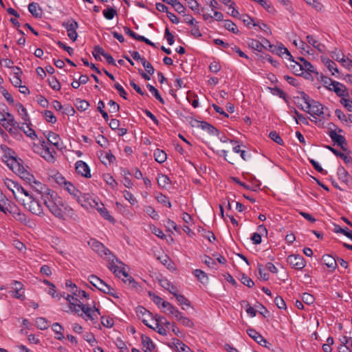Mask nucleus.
I'll list each match as a JSON object with an SVG mask.
<instances>
[{
	"instance_id": "393cba45",
	"label": "nucleus",
	"mask_w": 352,
	"mask_h": 352,
	"mask_svg": "<svg viewBox=\"0 0 352 352\" xmlns=\"http://www.w3.org/2000/svg\"><path fill=\"white\" fill-rule=\"evenodd\" d=\"M93 56L96 59L100 60V55L102 56L107 60L108 63H110V55L107 53H106L104 50V49L100 46H96L94 48V51L92 52Z\"/></svg>"
},
{
	"instance_id": "a211bd4d",
	"label": "nucleus",
	"mask_w": 352,
	"mask_h": 352,
	"mask_svg": "<svg viewBox=\"0 0 352 352\" xmlns=\"http://www.w3.org/2000/svg\"><path fill=\"white\" fill-rule=\"evenodd\" d=\"M46 207L56 217L59 219H63L64 212L61 208H58L56 202H52L50 200L46 201Z\"/></svg>"
},
{
	"instance_id": "c85d7f7f",
	"label": "nucleus",
	"mask_w": 352,
	"mask_h": 352,
	"mask_svg": "<svg viewBox=\"0 0 352 352\" xmlns=\"http://www.w3.org/2000/svg\"><path fill=\"white\" fill-rule=\"evenodd\" d=\"M274 49L272 50L274 52L280 56H283L285 55V58L288 59H291L292 58V56L291 55L289 50L285 47L283 45H279L277 46L274 47Z\"/></svg>"
},
{
	"instance_id": "f3484780",
	"label": "nucleus",
	"mask_w": 352,
	"mask_h": 352,
	"mask_svg": "<svg viewBox=\"0 0 352 352\" xmlns=\"http://www.w3.org/2000/svg\"><path fill=\"white\" fill-rule=\"evenodd\" d=\"M47 144L48 142H46L45 140H43L41 142V146L43 148V151L42 152V157L49 162H54L55 157L53 153H56V152L54 150L51 151Z\"/></svg>"
},
{
	"instance_id": "f8f14e48",
	"label": "nucleus",
	"mask_w": 352,
	"mask_h": 352,
	"mask_svg": "<svg viewBox=\"0 0 352 352\" xmlns=\"http://www.w3.org/2000/svg\"><path fill=\"white\" fill-rule=\"evenodd\" d=\"M307 111L311 116L316 115L321 116L324 114L323 111L324 107L319 102L314 100L309 103V105L307 106Z\"/></svg>"
},
{
	"instance_id": "dca6fc26",
	"label": "nucleus",
	"mask_w": 352,
	"mask_h": 352,
	"mask_svg": "<svg viewBox=\"0 0 352 352\" xmlns=\"http://www.w3.org/2000/svg\"><path fill=\"white\" fill-rule=\"evenodd\" d=\"M76 170L82 176L90 178L91 177L89 166L83 161L79 160L76 163Z\"/></svg>"
},
{
	"instance_id": "473e14b6",
	"label": "nucleus",
	"mask_w": 352,
	"mask_h": 352,
	"mask_svg": "<svg viewBox=\"0 0 352 352\" xmlns=\"http://www.w3.org/2000/svg\"><path fill=\"white\" fill-rule=\"evenodd\" d=\"M1 148L5 153L3 157L5 158L6 164H8V162H11L12 159H16V157L12 155L14 153L12 149L8 148L6 145H1Z\"/></svg>"
},
{
	"instance_id": "f257e3e1",
	"label": "nucleus",
	"mask_w": 352,
	"mask_h": 352,
	"mask_svg": "<svg viewBox=\"0 0 352 352\" xmlns=\"http://www.w3.org/2000/svg\"><path fill=\"white\" fill-rule=\"evenodd\" d=\"M65 299L69 302V309L72 312L78 314L85 320H93L100 314L99 311L95 306H91L89 304H84L79 301L73 294H67Z\"/></svg>"
},
{
	"instance_id": "4468645a",
	"label": "nucleus",
	"mask_w": 352,
	"mask_h": 352,
	"mask_svg": "<svg viewBox=\"0 0 352 352\" xmlns=\"http://www.w3.org/2000/svg\"><path fill=\"white\" fill-rule=\"evenodd\" d=\"M321 61L331 72L332 76H338V75H340V72L338 69V67L332 60L329 58L327 56H322Z\"/></svg>"
},
{
	"instance_id": "0e129e2a",
	"label": "nucleus",
	"mask_w": 352,
	"mask_h": 352,
	"mask_svg": "<svg viewBox=\"0 0 352 352\" xmlns=\"http://www.w3.org/2000/svg\"><path fill=\"white\" fill-rule=\"evenodd\" d=\"M314 297L308 293H304L302 295V301L307 305H311L314 302Z\"/></svg>"
},
{
	"instance_id": "cd10ccee",
	"label": "nucleus",
	"mask_w": 352,
	"mask_h": 352,
	"mask_svg": "<svg viewBox=\"0 0 352 352\" xmlns=\"http://www.w3.org/2000/svg\"><path fill=\"white\" fill-rule=\"evenodd\" d=\"M28 10L35 18H41L42 16V10L37 3H30L28 5Z\"/></svg>"
},
{
	"instance_id": "7c9ffc66",
	"label": "nucleus",
	"mask_w": 352,
	"mask_h": 352,
	"mask_svg": "<svg viewBox=\"0 0 352 352\" xmlns=\"http://www.w3.org/2000/svg\"><path fill=\"white\" fill-rule=\"evenodd\" d=\"M337 174L338 179L343 183L347 184L349 182L350 175L343 166H340L338 168Z\"/></svg>"
},
{
	"instance_id": "1a4fd4ad",
	"label": "nucleus",
	"mask_w": 352,
	"mask_h": 352,
	"mask_svg": "<svg viewBox=\"0 0 352 352\" xmlns=\"http://www.w3.org/2000/svg\"><path fill=\"white\" fill-rule=\"evenodd\" d=\"M77 201L83 208L87 210L98 206V201H96L89 194L80 195L77 199Z\"/></svg>"
},
{
	"instance_id": "4d7b16f0",
	"label": "nucleus",
	"mask_w": 352,
	"mask_h": 352,
	"mask_svg": "<svg viewBox=\"0 0 352 352\" xmlns=\"http://www.w3.org/2000/svg\"><path fill=\"white\" fill-rule=\"evenodd\" d=\"M96 142L102 148H107L109 146V140L102 135H99L96 138Z\"/></svg>"
},
{
	"instance_id": "603ef678",
	"label": "nucleus",
	"mask_w": 352,
	"mask_h": 352,
	"mask_svg": "<svg viewBox=\"0 0 352 352\" xmlns=\"http://www.w3.org/2000/svg\"><path fill=\"white\" fill-rule=\"evenodd\" d=\"M75 105L78 110L85 111L89 104L86 100L77 98L75 102Z\"/></svg>"
},
{
	"instance_id": "0eeeda50",
	"label": "nucleus",
	"mask_w": 352,
	"mask_h": 352,
	"mask_svg": "<svg viewBox=\"0 0 352 352\" xmlns=\"http://www.w3.org/2000/svg\"><path fill=\"white\" fill-rule=\"evenodd\" d=\"M329 135L333 142L340 146L342 151H347V142L346 138L343 135L337 134L336 131L333 130L331 127H329Z\"/></svg>"
},
{
	"instance_id": "5701e85b",
	"label": "nucleus",
	"mask_w": 352,
	"mask_h": 352,
	"mask_svg": "<svg viewBox=\"0 0 352 352\" xmlns=\"http://www.w3.org/2000/svg\"><path fill=\"white\" fill-rule=\"evenodd\" d=\"M322 263L330 269L331 271H334L337 266V261L336 258L331 255L325 254L322 258Z\"/></svg>"
},
{
	"instance_id": "c03bdc74",
	"label": "nucleus",
	"mask_w": 352,
	"mask_h": 352,
	"mask_svg": "<svg viewBox=\"0 0 352 352\" xmlns=\"http://www.w3.org/2000/svg\"><path fill=\"white\" fill-rule=\"evenodd\" d=\"M160 284L162 287H163L164 289H167L170 294H175L176 292H177V289L175 286L172 285L169 281L167 280H160Z\"/></svg>"
},
{
	"instance_id": "a18cd8bd",
	"label": "nucleus",
	"mask_w": 352,
	"mask_h": 352,
	"mask_svg": "<svg viewBox=\"0 0 352 352\" xmlns=\"http://www.w3.org/2000/svg\"><path fill=\"white\" fill-rule=\"evenodd\" d=\"M93 208H96L98 212L102 216L104 219L110 220V214H109L108 210L106 208L104 207V204L102 203H98L96 207H94Z\"/></svg>"
},
{
	"instance_id": "8fccbe9b",
	"label": "nucleus",
	"mask_w": 352,
	"mask_h": 352,
	"mask_svg": "<svg viewBox=\"0 0 352 352\" xmlns=\"http://www.w3.org/2000/svg\"><path fill=\"white\" fill-rule=\"evenodd\" d=\"M43 115L47 122L52 124H54L56 122V118L54 116L52 111L49 110H45L43 112Z\"/></svg>"
},
{
	"instance_id": "680f3d73",
	"label": "nucleus",
	"mask_w": 352,
	"mask_h": 352,
	"mask_svg": "<svg viewBox=\"0 0 352 352\" xmlns=\"http://www.w3.org/2000/svg\"><path fill=\"white\" fill-rule=\"evenodd\" d=\"M248 44L250 47L258 52H261L263 47L259 41L254 39H251Z\"/></svg>"
},
{
	"instance_id": "ddd939ff",
	"label": "nucleus",
	"mask_w": 352,
	"mask_h": 352,
	"mask_svg": "<svg viewBox=\"0 0 352 352\" xmlns=\"http://www.w3.org/2000/svg\"><path fill=\"white\" fill-rule=\"evenodd\" d=\"M300 61L302 63H295V67H299L300 70L305 72L306 75H311V73L318 75L314 65L309 61L302 58H300Z\"/></svg>"
},
{
	"instance_id": "5fc2aeb1",
	"label": "nucleus",
	"mask_w": 352,
	"mask_h": 352,
	"mask_svg": "<svg viewBox=\"0 0 352 352\" xmlns=\"http://www.w3.org/2000/svg\"><path fill=\"white\" fill-rule=\"evenodd\" d=\"M270 90H271V93L272 95L278 96L280 98H283L285 101V102H287V103L289 102L288 96H287V94L285 91H283V89H270Z\"/></svg>"
},
{
	"instance_id": "2f4dec72",
	"label": "nucleus",
	"mask_w": 352,
	"mask_h": 352,
	"mask_svg": "<svg viewBox=\"0 0 352 352\" xmlns=\"http://www.w3.org/2000/svg\"><path fill=\"white\" fill-rule=\"evenodd\" d=\"M126 33H128L131 37H133V38H135V39H136L138 41H144L146 44H148V45H151L152 47H155V43L151 42L150 40H148V38H145L143 36H140V35L137 34L135 32H134L133 31L131 30L129 28L126 30Z\"/></svg>"
},
{
	"instance_id": "4c0bfd02",
	"label": "nucleus",
	"mask_w": 352,
	"mask_h": 352,
	"mask_svg": "<svg viewBox=\"0 0 352 352\" xmlns=\"http://www.w3.org/2000/svg\"><path fill=\"white\" fill-rule=\"evenodd\" d=\"M173 343L178 352H189L190 351L187 345L177 338L173 339Z\"/></svg>"
},
{
	"instance_id": "de8ad7c7",
	"label": "nucleus",
	"mask_w": 352,
	"mask_h": 352,
	"mask_svg": "<svg viewBox=\"0 0 352 352\" xmlns=\"http://www.w3.org/2000/svg\"><path fill=\"white\" fill-rule=\"evenodd\" d=\"M20 77L21 76H19L11 74L10 80L12 84L13 85V86H14L16 88H17V87L18 88H27L25 85H21L22 81H21Z\"/></svg>"
},
{
	"instance_id": "13d9d810",
	"label": "nucleus",
	"mask_w": 352,
	"mask_h": 352,
	"mask_svg": "<svg viewBox=\"0 0 352 352\" xmlns=\"http://www.w3.org/2000/svg\"><path fill=\"white\" fill-rule=\"evenodd\" d=\"M162 307L166 309L164 312L166 314L170 315L176 309V308L170 302L167 301L162 302Z\"/></svg>"
},
{
	"instance_id": "052dcab7",
	"label": "nucleus",
	"mask_w": 352,
	"mask_h": 352,
	"mask_svg": "<svg viewBox=\"0 0 352 352\" xmlns=\"http://www.w3.org/2000/svg\"><path fill=\"white\" fill-rule=\"evenodd\" d=\"M224 27L228 30L231 31L234 33H236L238 32L236 25L232 21H231L230 20H226L224 21Z\"/></svg>"
},
{
	"instance_id": "2eb2a0df",
	"label": "nucleus",
	"mask_w": 352,
	"mask_h": 352,
	"mask_svg": "<svg viewBox=\"0 0 352 352\" xmlns=\"http://www.w3.org/2000/svg\"><path fill=\"white\" fill-rule=\"evenodd\" d=\"M89 244L92 250L96 252L101 257L107 256V252H109V250L100 242L95 239H91L89 241Z\"/></svg>"
},
{
	"instance_id": "e2e57ef3",
	"label": "nucleus",
	"mask_w": 352,
	"mask_h": 352,
	"mask_svg": "<svg viewBox=\"0 0 352 352\" xmlns=\"http://www.w3.org/2000/svg\"><path fill=\"white\" fill-rule=\"evenodd\" d=\"M331 57L335 60L338 61V63H340L342 60V59L345 57V56L340 51L335 50L333 52H331Z\"/></svg>"
},
{
	"instance_id": "20e7f679",
	"label": "nucleus",
	"mask_w": 352,
	"mask_h": 352,
	"mask_svg": "<svg viewBox=\"0 0 352 352\" xmlns=\"http://www.w3.org/2000/svg\"><path fill=\"white\" fill-rule=\"evenodd\" d=\"M22 204L34 214L40 215L43 213L41 205L33 197V196L29 198V199H23Z\"/></svg>"
},
{
	"instance_id": "f704fd0d",
	"label": "nucleus",
	"mask_w": 352,
	"mask_h": 352,
	"mask_svg": "<svg viewBox=\"0 0 352 352\" xmlns=\"http://www.w3.org/2000/svg\"><path fill=\"white\" fill-rule=\"evenodd\" d=\"M155 160L158 163H163L166 160L167 155L164 151L157 148L153 153Z\"/></svg>"
},
{
	"instance_id": "9b49d317",
	"label": "nucleus",
	"mask_w": 352,
	"mask_h": 352,
	"mask_svg": "<svg viewBox=\"0 0 352 352\" xmlns=\"http://www.w3.org/2000/svg\"><path fill=\"white\" fill-rule=\"evenodd\" d=\"M67 30V36L72 39L73 41H75L77 38L78 34L76 32V29L78 27V23L74 20H69L63 25Z\"/></svg>"
},
{
	"instance_id": "b1692460",
	"label": "nucleus",
	"mask_w": 352,
	"mask_h": 352,
	"mask_svg": "<svg viewBox=\"0 0 352 352\" xmlns=\"http://www.w3.org/2000/svg\"><path fill=\"white\" fill-rule=\"evenodd\" d=\"M318 79L322 83V85L325 87V88H329L330 86H333V88H338L340 85V83L333 80L330 78L325 76L322 74H320Z\"/></svg>"
},
{
	"instance_id": "72a5a7b5",
	"label": "nucleus",
	"mask_w": 352,
	"mask_h": 352,
	"mask_svg": "<svg viewBox=\"0 0 352 352\" xmlns=\"http://www.w3.org/2000/svg\"><path fill=\"white\" fill-rule=\"evenodd\" d=\"M4 184L6 186V187L10 190L12 192L13 195H14V197L16 199H17V197L15 194V190H17L18 189V187L19 186V184L15 182H14L13 180L12 179H8L6 178L5 180H4Z\"/></svg>"
},
{
	"instance_id": "69168bd1",
	"label": "nucleus",
	"mask_w": 352,
	"mask_h": 352,
	"mask_svg": "<svg viewBox=\"0 0 352 352\" xmlns=\"http://www.w3.org/2000/svg\"><path fill=\"white\" fill-rule=\"evenodd\" d=\"M340 63L348 71H352V60L348 57L345 56Z\"/></svg>"
},
{
	"instance_id": "c9c22d12",
	"label": "nucleus",
	"mask_w": 352,
	"mask_h": 352,
	"mask_svg": "<svg viewBox=\"0 0 352 352\" xmlns=\"http://www.w3.org/2000/svg\"><path fill=\"white\" fill-rule=\"evenodd\" d=\"M10 213L12 214L13 217L17 221H20L21 223H24L25 225H27L30 221L29 219H28L27 216L25 214L21 213L19 211H18L17 209H16L15 210H12V212H10Z\"/></svg>"
},
{
	"instance_id": "e433bc0d",
	"label": "nucleus",
	"mask_w": 352,
	"mask_h": 352,
	"mask_svg": "<svg viewBox=\"0 0 352 352\" xmlns=\"http://www.w3.org/2000/svg\"><path fill=\"white\" fill-rule=\"evenodd\" d=\"M7 165L12 171L18 175L24 168V167L17 162L16 159H12L11 162H8Z\"/></svg>"
},
{
	"instance_id": "412c9836",
	"label": "nucleus",
	"mask_w": 352,
	"mask_h": 352,
	"mask_svg": "<svg viewBox=\"0 0 352 352\" xmlns=\"http://www.w3.org/2000/svg\"><path fill=\"white\" fill-rule=\"evenodd\" d=\"M306 38L308 43L312 45L318 52L321 53H324L325 52V46L321 43H320L314 36L307 35Z\"/></svg>"
},
{
	"instance_id": "338daca9",
	"label": "nucleus",
	"mask_w": 352,
	"mask_h": 352,
	"mask_svg": "<svg viewBox=\"0 0 352 352\" xmlns=\"http://www.w3.org/2000/svg\"><path fill=\"white\" fill-rule=\"evenodd\" d=\"M7 124L12 127H19V124L14 120V116L9 113H7L6 118Z\"/></svg>"
},
{
	"instance_id": "6e6552de",
	"label": "nucleus",
	"mask_w": 352,
	"mask_h": 352,
	"mask_svg": "<svg viewBox=\"0 0 352 352\" xmlns=\"http://www.w3.org/2000/svg\"><path fill=\"white\" fill-rule=\"evenodd\" d=\"M287 263L291 267L296 270H302L305 267V261L304 258L298 254H292L288 256Z\"/></svg>"
},
{
	"instance_id": "774afa93",
	"label": "nucleus",
	"mask_w": 352,
	"mask_h": 352,
	"mask_svg": "<svg viewBox=\"0 0 352 352\" xmlns=\"http://www.w3.org/2000/svg\"><path fill=\"white\" fill-rule=\"evenodd\" d=\"M340 103L349 111L352 112V101L350 98L340 99Z\"/></svg>"
},
{
	"instance_id": "6e6d98bb",
	"label": "nucleus",
	"mask_w": 352,
	"mask_h": 352,
	"mask_svg": "<svg viewBox=\"0 0 352 352\" xmlns=\"http://www.w3.org/2000/svg\"><path fill=\"white\" fill-rule=\"evenodd\" d=\"M174 296L176 298L177 300L179 302L180 305H185L186 306L190 307V302L182 294H179L176 292L174 294Z\"/></svg>"
},
{
	"instance_id": "c756f323",
	"label": "nucleus",
	"mask_w": 352,
	"mask_h": 352,
	"mask_svg": "<svg viewBox=\"0 0 352 352\" xmlns=\"http://www.w3.org/2000/svg\"><path fill=\"white\" fill-rule=\"evenodd\" d=\"M45 137L47 138L49 143L52 144L57 148H60L59 144L60 138L58 134L52 131H48L47 133L45 135Z\"/></svg>"
},
{
	"instance_id": "7ed1b4c3",
	"label": "nucleus",
	"mask_w": 352,
	"mask_h": 352,
	"mask_svg": "<svg viewBox=\"0 0 352 352\" xmlns=\"http://www.w3.org/2000/svg\"><path fill=\"white\" fill-rule=\"evenodd\" d=\"M19 175L22 179H23L26 183L30 184L37 192H43V190L45 188V185L36 180L34 175L30 174L26 170H25V168H23L20 172Z\"/></svg>"
},
{
	"instance_id": "aec40b11",
	"label": "nucleus",
	"mask_w": 352,
	"mask_h": 352,
	"mask_svg": "<svg viewBox=\"0 0 352 352\" xmlns=\"http://www.w3.org/2000/svg\"><path fill=\"white\" fill-rule=\"evenodd\" d=\"M40 193H42L43 199L44 201V204L46 206V201L47 200H50V201L56 202V199L58 198V194L54 190H52L51 189L47 188L45 186V188L43 190V192H39Z\"/></svg>"
},
{
	"instance_id": "09e8293b",
	"label": "nucleus",
	"mask_w": 352,
	"mask_h": 352,
	"mask_svg": "<svg viewBox=\"0 0 352 352\" xmlns=\"http://www.w3.org/2000/svg\"><path fill=\"white\" fill-rule=\"evenodd\" d=\"M334 232L336 233H342L352 240V231L349 230L347 228H342L340 226L335 225Z\"/></svg>"
},
{
	"instance_id": "f03ea898",
	"label": "nucleus",
	"mask_w": 352,
	"mask_h": 352,
	"mask_svg": "<svg viewBox=\"0 0 352 352\" xmlns=\"http://www.w3.org/2000/svg\"><path fill=\"white\" fill-rule=\"evenodd\" d=\"M111 272L131 287H136L137 282L128 274V266L111 254Z\"/></svg>"
},
{
	"instance_id": "37998d69",
	"label": "nucleus",
	"mask_w": 352,
	"mask_h": 352,
	"mask_svg": "<svg viewBox=\"0 0 352 352\" xmlns=\"http://www.w3.org/2000/svg\"><path fill=\"white\" fill-rule=\"evenodd\" d=\"M193 274L201 283L204 284L208 283V278L204 271L197 269L194 270Z\"/></svg>"
},
{
	"instance_id": "4be33fe9",
	"label": "nucleus",
	"mask_w": 352,
	"mask_h": 352,
	"mask_svg": "<svg viewBox=\"0 0 352 352\" xmlns=\"http://www.w3.org/2000/svg\"><path fill=\"white\" fill-rule=\"evenodd\" d=\"M246 331L248 336L258 344H262V342H264L265 344L268 343L267 341L255 329L248 328Z\"/></svg>"
},
{
	"instance_id": "3c124183",
	"label": "nucleus",
	"mask_w": 352,
	"mask_h": 352,
	"mask_svg": "<svg viewBox=\"0 0 352 352\" xmlns=\"http://www.w3.org/2000/svg\"><path fill=\"white\" fill-rule=\"evenodd\" d=\"M269 137L270 138V139L272 140H273L278 144H279V145L284 144V142H283V139L281 138V137L279 135V134L276 131H271L269 134Z\"/></svg>"
},
{
	"instance_id": "423d86ee",
	"label": "nucleus",
	"mask_w": 352,
	"mask_h": 352,
	"mask_svg": "<svg viewBox=\"0 0 352 352\" xmlns=\"http://www.w3.org/2000/svg\"><path fill=\"white\" fill-rule=\"evenodd\" d=\"M89 283L104 294L110 293V285L95 275L89 277Z\"/></svg>"
},
{
	"instance_id": "9d476101",
	"label": "nucleus",
	"mask_w": 352,
	"mask_h": 352,
	"mask_svg": "<svg viewBox=\"0 0 352 352\" xmlns=\"http://www.w3.org/2000/svg\"><path fill=\"white\" fill-rule=\"evenodd\" d=\"M135 313L138 318L141 320L146 326L148 328H153V327L148 322V319L152 318V314L149 311L142 306H138L135 309Z\"/></svg>"
},
{
	"instance_id": "bb28decb",
	"label": "nucleus",
	"mask_w": 352,
	"mask_h": 352,
	"mask_svg": "<svg viewBox=\"0 0 352 352\" xmlns=\"http://www.w3.org/2000/svg\"><path fill=\"white\" fill-rule=\"evenodd\" d=\"M29 123L28 124L27 122H25V123H23L22 126H19V129L22 130L25 134H26L27 136L30 137L31 139L34 140L37 135L32 128L30 127V125L31 124L30 121H28Z\"/></svg>"
},
{
	"instance_id": "864d4df0",
	"label": "nucleus",
	"mask_w": 352,
	"mask_h": 352,
	"mask_svg": "<svg viewBox=\"0 0 352 352\" xmlns=\"http://www.w3.org/2000/svg\"><path fill=\"white\" fill-rule=\"evenodd\" d=\"M240 280L243 285H246L249 288H252L254 285V281L245 274H241Z\"/></svg>"
},
{
	"instance_id": "a878e982",
	"label": "nucleus",
	"mask_w": 352,
	"mask_h": 352,
	"mask_svg": "<svg viewBox=\"0 0 352 352\" xmlns=\"http://www.w3.org/2000/svg\"><path fill=\"white\" fill-rule=\"evenodd\" d=\"M142 343L144 348V352H153L155 348V344H153L151 339L146 336H142Z\"/></svg>"
},
{
	"instance_id": "58836bf2",
	"label": "nucleus",
	"mask_w": 352,
	"mask_h": 352,
	"mask_svg": "<svg viewBox=\"0 0 352 352\" xmlns=\"http://www.w3.org/2000/svg\"><path fill=\"white\" fill-rule=\"evenodd\" d=\"M65 188L71 195L74 197H77V199L81 194V192L69 182L68 183H65Z\"/></svg>"
},
{
	"instance_id": "6ab92c4d",
	"label": "nucleus",
	"mask_w": 352,
	"mask_h": 352,
	"mask_svg": "<svg viewBox=\"0 0 352 352\" xmlns=\"http://www.w3.org/2000/svg\"><path fill=\"white\" fill-rule=\"evenodd\" d=\"M65 286L71 288L70 292L75 297L82 296L85 298H89V294L85 291L79 289L71 280H66Z\"/></svg>"
},
{
	"instance_id": "79ce46f5",
	"label": "nucleus",
	"mask_w": 352,
	"mask_h": 352,
	"mask_svg": "<svg viewBox=\"0 0 352 352\" xmlns=\"http://www.w3.org/2000/svg\"><path fill=\"white\" fill-rule=\"evenodd\" d=\"M326 148H328L329 150H330L336 156L340 157V158H342L345 163L348 164V163H349L351 161V157L346 156L343 153H342V152H340V151L333 148V147H331L330 146H327Z\"/></svg>"
},
{
	"instance_id": "49530a36",
	"label": "nucleus",
	"mask_w": 352,
	"mask_h": 352,
	"mask_svg": "<svg viewBox=\"0 0 352 352\" xmlns=\"http://www.w3.org/2000/svg\"><path fill=\"white\" fill-rule=\"evenodd\" d=\"M158 185L162 188H165L167 184H170V179L164 174L158 175L157 178Z\"/></svg>"
},
{
	"instance_id": "a19ab883",
	"label": "nucleus",
	"mask_w": 352,
	"mask_h": 352,
	"mask_svg": "<svg viewBox=\"0 0 352 352\" xmlns=\"http://www.w3.org/2000/svg\"><path fill=\"white\" fill-rule=\"evenodd\" d=\"M97 155L103 164L107 166L108 164H110V151L105 152L100 150L98 151Z\"/></svg>"
},
{
	"instance_id": "39448f33",
	"label": "nucleus",
	"mask_w": 352,
	"mask_h": 352,
	"mask_svg": "<svg viewBox=\"0 0 352 352\" xmlns=\"http://www.w3.org/2000/svg\"><path fill=\"white\" fill-rule=\"evenodd\" d=\"M190 124L192 127L201 128V129L206 131L210 135H219V131L207 122L199 121L191 118Z\"/></svg>"
},
{
	"instance_id": "ea45409f",
	"label": "nucleus",
	"mask_w": 352,
	"mask_h": 352,
	"mask_svg": "<svg viewBox=\"0 0 352 352\" xmlns=\"http://www.w3.org/2000/svg\"><path fill=\"white\" fill-rule=\"evenodd\" d=\"M36 326L39 329L45 330L50 327V322L45 318L38 317L36 319Z\"/></svg>"
},
{
	"instance_id": "bf43d9fd",
	"label": "nucleus",
	"mask_w": 352,
	"mask_h": 352,
	"mask_svg": "<svg viewBox=\"0 0 352 352\" xmlns=\"http://www.w3.org/2000/svg\"><path fill=\"white\" fill-rule=\"evenodd\" d=\"M188 7L195 12L199 13V4L196 0H186Z\"/></svg>"
}]
</instances>
